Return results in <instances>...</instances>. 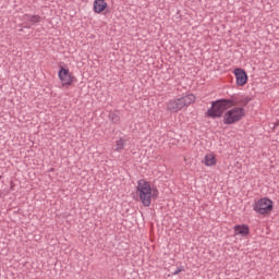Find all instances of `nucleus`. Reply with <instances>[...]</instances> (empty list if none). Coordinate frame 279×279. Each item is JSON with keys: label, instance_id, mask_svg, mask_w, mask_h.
Here are the masks:
<instances>
[{"label": "nucleus", "instance_id": "f257e3e1", "mask_svg": "<svg viewBox=\"0 0 279 279\" xmlns=\"http://www.w3.org/2000/svg\"><path fill=\"white\" fill-rule=\"evenodd\" d=\"M250 104V98L236 101V98H221L211 101L210 108L206 112L209 119H221L225 125H234L245 117V106Z\"/></svg>", "mask_w": 279, "mask_h": 279}, {"label": "nucleus", "instance_id": "f03ea898", "mask_svg": "<svg viewBox=\"0 0 279 279\" xmlns=\"http://www.w3.org/2000/svg\"><path fill=\"white\" fill-rule=\"evenodd\" d=\"M195 95L187 94L180 98H174L168 101L167 110L169 112H180V110H184V108H189L191 104H195Z\"/></svg>", "mask_w": 279, "mask_h": 279}, {"label": "nucleus", "instance_id": "7ed1b4c3", "mask_svg": "<svg viewBox=\"0 0 279 279\" xmlns=\"http://www.w3.org/2000/svg\"><path fill=\"white\" fill-rule=\"evenodd\" d=\"M136 190L140 195V202H142L143 206L146 208L151 206V184L146 180H140L137 182Z\"/></svg>", "mask_w": 279, "mask_h": 279}, {"label": "nucleus", "instance_id": "20e7f679", "mask_svg": "<svg viewBox=\"0 0 279 279\" xmlns=\"http://www.w3.org/2000/svg\"><path fill=\"white\" fill-rule=\"evenodd\" d=\"M253 210L257 215H269L274 210V201L267 197L260 198L255 203Z\"/></svg>", "mask_w": 279, "mask_h": 279}, {"label": "nucleus", "instance_id": "39448f33", "mask_svg": "<svg viewBox=\"0 0 279 279\" xmlns=\"http://www.w3.org/2000/svg\"><path fill=\"white\" fill-rule=\"evenodd\" d=\"M58 75L60 82H62V86H71V84H73V74L69 71V69L61 66Z\"/></svg>", "mask_w": 279, "mask_h": 279}, {"label": "nucleus", "instance_id": "423d86ee", "mask_svg": "<svg viewBox=\"0 0 279 279\" xmlns=\"http://www.w3.org/2000/svg\"><path fill=\"white\" fill-rule=\"evenodd\" d=\"M23 21L26 24V26L24 27L26 29H29L32 25H36V23H40V21H43V17L40 15H32L29 13H26L23 15Z\"/></svg>", "mask_w": 279, "mask_h": 279}, {"label": "nucleus", "instance_id": "0eeeda50", "mask_svg": "<svg viewBox=\"0 0 279 279\" xmlns=\"http://www.w3.org/2000/svg\"><path fill=\"white\" fill-rule=\"evenodd\" d=\"M238 86H245L247 84V73L245 70L238 68L233 71Z\"/></svg>", "mask_w": 279, "mask_h": 279}, {"label": "nucleus", "instance_id": "6e6552de", "mask_svg": "<svg viewBox=\"0 0 279 279\" xmlns=\"http://www.w3.org/2000/svg\"><path fill=\"white\" fill-rule=\"evenodd\" d=\"M233 230L234 236H247L250 234V227L247 225H235Z\"/></svg>", "mask_w": 279, "mask_h": 279}, {"label": "nucleus", "instance_id": "1a4fd4ad", "mask_svg": "<svg viewBox=\"0 0 279 279\" xmlns=\"http://www.w3.org/2000/svg\"><path fill=\"white\" fill-rule=\"evenodd\" d=\"M108 8V2L106 0H95L94 1V12L96 14H101L104 10Z\"/></svg>", "mask_w": 279, "mask_h": 279}, {"label": "nucleus", "instance_id": "9d476101", "mask_svg": "<svg viewBox=\"0 0 279 279\" xmlns=\"http://www.w3.org/2000/svg\"><path fill=\"white\" fill-rule=\"evenodd\" d=\"M204 160H205L206 167H214V165H217V159L213 154L206 155Z\"/></svg>", "mask_w": 279, "mask_h": 279}, {"label": "nucleus", "instance_id": "9b49d317", "mask_svg": "<svg viewBox=\"0 0 279 279\" xmlns=\"http://www.w3.org/2000/svg\"><path fill=\"white\" fill-rule=\"evenodd\" d=\"M125 143L126 141L123 137H120V140L116 142L114 151H123V149H125Z\"/></svg>", "mask_w": 279, "mask_h": 279}, {"label": "nucleus", "instance_id": "f8f14e48", "mask_svg": "<svg viewBox=\"0 0 279 279\" xmlns=\"http://www.w3.org/2000/svg\"><path fill=\"white\" fill-rule=\"evenodd\" d=\"M109 119L112 123H120L121 117H119V112L110 113Z\"/></svg>", "mask_w": 279, "mask_h": 279}, {"label": "nucleus", "instance_id": "ddd939ff", "mask_svg": "<svg viewBox=\"0 0 279 279\" xmlns=\"http://www.w3.org/2000/svg\"><path fill=\"white\" fill-rule=\"evenodd\" d=\"M182 271H184V267H178L173 272L172 276H178V274H182Z\"/></svg>", "mask_w": 279, "mask_h": 279}, {"label": "nucleus", "instance_id": "4468645a", "mask_svg": "<svg viewBox=\"0 0 279 279\" xmlns=\"http://www.w3.org/2000/svg\"><path fill=\"white\" fill-rule=\"evenodd\" d=\"M151 197H155V198L158 197V189H156V187L151 189Z\"/></svg>", "mask_w": 279, "mask_h": 279}]
</instances>
